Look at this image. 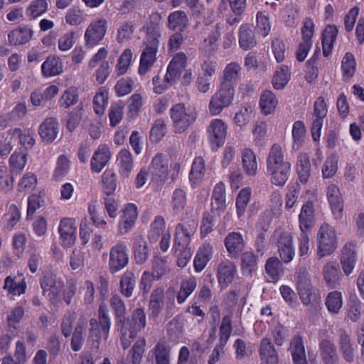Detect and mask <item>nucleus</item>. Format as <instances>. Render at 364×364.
Returning <instances> with one entry per match:
<instances>
[{"mask_svg":"<svg viewBox=\"0 0 364 364\" xmlns=\"http://www.w3.org/2000/svg\"><path fill=\"white\" fill-rule=\"evenodd\" d=\"M306 134V128L301 121H296L292 127L293 148L299 149L301 146Z\"/></svg>","mask_w":364,"mask_h":364,"instance_id":"680f3d73","label":"nucleus"},{"mask_svg":"<svg viewBox=\"0 0 364 364\" xmlns=\"http://www.w3.org/2000/svg\"><path fill=\"white\" fill-rule=\"evenodd\" d=\"M107 31V21L99 18L92 21L85 30L84 39L88 48L96 46L105 38Z\"/></svg>","mask_w":364,"mask_h":364,"instance_id":"6e6552de","label":"nucleus"},{"mask_svg":"<svg viewBox=\"0 0 364 364\" xmlns=\"http://www.w3.org/2000/svg\"><path fill=\"white\" fill-rule=\"evenodd\" d=\"M60 244L63 247L69 248L74 245L77 237L76 221L72 218H63L58 226Z\"/></svg>","mask_w":364,"mask_h":364,"instance_id":"9b49d317","label":"nucleus"},{"mask_svg":"<svg viewBox=\"0 0 364 364\" xmlns=\"http://www.w3.org/2000/svg\"><path fill=\"white\" fill-rule=\"evenodd\" d=\"M250 197L251 190L249 188H244L239 192L236 198L237 215L239 218L244 215Z\"/></svg>","mask_w":364,"mask_h":364,"instance_id":"5fc2aeb1","label":"nucleus"},{"mask_svg":"<svg viewBox=\"0 0 364 364\" xmlns=\"http://www.w3.org/2000/svg\"><path fill=\"white\" fill-rule=\"evenodd\" d=\"M193 232V229L188 230L183 225L178 224L176 228L173 249L190 248L188 246Z\"/></svg>","mask_w":364,"mask_h":364,"instance_id":"72a5a7b5","label":"nucleus"},{"mask_svg":"<svg viewBox=\"0 0 364 364\" xmlns=\"http://www.w3.org/2000/svg\"><path fill=\"white\" fill-rule=\"evenodd\" d=\"M136 282V276L132 271L127 270L124 272L119 282L121 294L127 298L131 297L135 289Z\"/></svg>","mask_w":364,"mask_h":364,"instance_id":"c9c22d12","label":"nucleus"},{"mask_svg":"<svg viewBox=\"0 0 364 364\" xmlns=\"http://www.w3.org/2000/svg\"><path fill=\"white\" fill-rule=\"evenodd\" d=\"M227 129V124L220 119H214L210 122L207 132L212 150L216 151L224 144Z\"/></svg>","mask_w":364,"mask_h":364,"instance_id":"9d476101","label":"nucleus"},{"mask_svg":"<svg viewBox=\"0 0 364 364\" xmlns=\"http://www.w3.org/2000/svg\"><path fill=\"white\" fill-rule=\"evenodd\" d=\"M358 251L356 244L353 242H347L341 250L340 262L344 274L350 275L357 263Z\"/></svg>","mask_w":364,"mask_h":364,"instance_id":"ddd939ff","label":"nucleus"},{"mask_svg":"<svg viewBox=\"0 0 364 364\" xmlns=\"http://www.w3.org/2000/svg\"><path fill=\"white\" fill-rule=\"evenodd\" d=\"M98 323L102 329L104 338L106 340L109 335L111 321L108 315V311L105 306H100L98 310Z\"/></svg>","mask_w":364,"mask_h":364,"instance_id":"69168bd1","label":"nucleus"},{"mask_svg":"<svg viewBox=\"0 0 364 364\" xmlns=\"http://www.w3.org/2000/svg\"><path fill=\"white\" fill-rule=\"evenodd\" d=\"M133 252L136 264H142L149 257V248L145 238L141 235H136L133 238Z\"/></svg>","mask_w":364,"mask_h":364,"instance_id":"a878e982","label":"nucleus"},{"mask_svg":"<svg viewBox=\"0 0 364 364\" xmlns=\"http://www.w3.org/2000/svg\"><path fill=\"white\" fill-rule=\"evenodd\" d=\"M278 100L275 95L270 90H265L260 97L259 106L265 115L271 114L276 108Z\"/></svg>","mask_w":364,"mask_h":364,"instance_id":"a18cd8bd","label":"nucleus"},{"mask_svg":"<svg viewBox=\"0 0 364 364\" xmlns=\"http://www.w3.org/2000/svg\"><path fill=\"white\" fill-rule=\"evenodd\" d=\"M222 26L216 24L212 33L204 40L203 50L208 54H213L218 48V41L221 36Z\"/></svg>","mask_w":364,"mask_h":364,"instance_id":"de8ad7c7","label":"nucleus"},{"mask_svg":"<svg viewBox=\"0 0 364 364\" xmlns=\"http://www.w3.org/2000/svg\"><path fill=\"white\" fill-rule=\"evenodd\" d=\"M42 75L46 77L58 75L63 72V63L60 57L49 55L41 65Z\"/></svg>","mask_w":364,"mask_h":364,"instance_id":"393cba45","label":"nucleus"},{"mask_svg":"<svg viewBox=\"0 0 364 364\" xmlns=\"http://www.w3.org/2000/svg\"><path fill=\"white\" fill-rule=\"evenodd\" d=\"M205 171V161L199 156L196 157L192 164L190 172V181L193 185H198L204 176Z\"/></svg>","mask_w":364,"mask_h":364,"instance_id":"8fccbe9b","label":"nucleus"},{"mask_svg":"<svg viewBox=\"0 0 364 364\" xmlns=\"http://www.w3.org/2000/svg\"><path fill=\"white\" fill-rule=\"evenodd\" d=\"M111 157L109 148L106 144H101L95 151L91 159V169L100 173L109 162Z\"/></svg>","mask_w":364,"mask_h":364,"instance_id":"412c9836","label":"nucleus"},{"mask_svg":"<svg viewBox=\"0 0 364 364\" xmlns=\"http://www.w3.org/2000/svg\"><path fill=\"white\" fill-rule=\"evenodd\" d=\"M155 359L156 364H170L171 347L164 342L159 341L149 353V357Z\"/></svg>","mask_w":364,"mask_h":364,"instance_id":"7c9ffc66","label":"nucleus"},{"mask_svg":"<svg viewBox=\"0 0 364 364\" xmlns=\"http://www.w3.org/2000/svg\"><path fill=\"white\" fill-rule=\"evenodd\" d=\"M242 68L237 62L228 63L220 77V84L232 90H235V85L241 77Z\"/></svg>","mask_w":364,"mask_h":364,"instance_id":"4468645a","label":"nucleus"},{"mask_svg":"<svg viewBox=\"0 0 364 364\" xmlns=\"http://www.w3.org/2000/svg\"><path fill=\"white\" fill-rule=\"evenodd\" d=\"M186 55L183 53L176 54L171 60L166 74L170 79L176 80L181 75L186 67Z\"/></svg>","mask_w":364,"mask_h":364,"instance_id":"f704fd0d","label":"nucleus"},{"mask_svg":"<svg viewBox=\"0 0 364 364\" xmlns=\"http://www.w3.org/2000/svg\"><path fill=\"white\" fill-rule=\"evenodd\" d=\"M211 200L213 211H218L220 213L225 210V186L223 183L220 182L215 185L213 188Z\"/></svg>","mask_w":364,"mask_h":364,"instance_id":"2f4dec72","label":"nucleus"},{"mask_svg":"<svg viewBox=\"0 0 364 364\" xmlns=\"http://www.w3.org/2000/svg\"><path fill=\"white\" fill-rule=\"evenodd\" d=\"M132 59L131 49H125L119 56L115 66V72L118 76L122 75L127 71Z\"/></svg>","mask_w":364,"mask_h":364,"instance_id":"bf43d9fd","label":"nucleus"},{"mask_svg":"<svg viewBox=\"0 0 364 364\" xmlns=\"http://www.w3.org/2000/svg\"><path fill=\"white\" fill-rule=\"evenodd\" d=\"M86 323L85 318H80L74 330L71 339V348L74 351H79L82 347Z\"/></svg>","mask_w":364,"mask_h":364,"instance_id":"c03bdc74","label":"nucleus"},{"mask_svg":"<svg viewBox=\"0 0 364 364\" xmlns=\"http://www.w3.org/2000/svg\"><path fill=\"white\" fill-rule=\"evenodd\" d=\"M164 289L161 287L156 288L151 292L149 300V310L151 316L157 317L164 306Z\"/></svg>","mask_w":364,"mask_h":364,"instance_id":"a19ab883","label":"nucleus"},{"mask_svg":"<svg viewBox=\"0 0 364 364\" xmlns=\"http://www.w3.org/2000/svg\"><path fill=\"white\" fill-rule=\"evenodd\" d=\"M117 165L120 176L123 178H129L134 168V161L129 150L123 149L118 153Z\"/></svg>","mask_w":364,"mask_h":364,"instance_id":"5701e85b","label":"nucleus"},{"mask_svg":"<svg viewBox=\"0 0 364 364\" xmlns=\"http://www.w3.org/2000/svg\"><path fill=\"white\" fill-rule=\"evenodd\" d=\"M88 212L93 224L97 228H102L107 224L105 213L97 205V203L92 202L88 206Z\"/></svg>","mask_w":364,"mask_h":364,"instance_id":"e2e57ef3","label":"nucleus"},{"mask_svg":"<svg viewBox=\"0 0 364 364\" xmlns=\"http://www.w3.org/2000/svg\"><path fill=\"white\" fill-rule=\"evenodd\" d=\"M235 90L219 85L218 90L211 97L208 109L212 115H218L233 102Z\"/></svg>","mask_w":364,"mask_h":364,"instance_id":"423d86ee","label":"nucleus"},{"mask_svg":"<svg viewBox=\"0 0 364 364\" xmlns=\"http://www.w3.org/2000/svg\"><path fill=\"white\" fill-rule=\"evenodd\" d=\"M237 272L236 266L230 260L222 261L218 267L217 277L219 284L223 287H227L235 279Z\"/></svg>","mask_w":364,"mask_h":364,"instance_id":"f3484780","label":"nucleus"},{"mask_svg":"<svg viewBox=\"0 0 364 364\" xmlns=\"http://www.w3.org/2000/svg\"><path fill=\"white\" fill-rule=\"evenodd\" d=\"M289 350L294 364H306V350L301 336H294L291 339Z\"/></svg>","mask_w":364,"mask_h":364,"instance_id":"cd10ccee","label":"nucleus"},{"mask_svg":"<svg viewBox=\"0 0 364 364\" xmlns=\"http://www.w3.org/2000/svg\"><path fill=\"white\" fill-rule=\"evenodd\" d=\"M297 291L304 305L309 306L319 300L318 294L311 285L309 273L304 269L296 272Z\"/></svg>","mask_w":364,"mask_h":364,"instance_id":"39448f33","label":"nucleus"},{"mask_svg":"<svg viewBox=\"0 0 364 364\" xmlns=\"http://www.w3.org/2000/svg\"><path fill=\"white\" fill-rule=\"evenodd\" d=\"M47 9L48 3L46 0H34L27 8L26 14L31 18H36L44 14Z\"/></svg>","mask_w":364,"mask_h":364,"instance_id":"774afa93","label":"nucleus"},{"mask_svg":"<svg viewBox=\"0 0 364 364\" xmlns=\"http://www.w3.org/2000/svg\"><path fill=\"white\" fill-rule=\"evenodd\" d=\"M225 248L230 257L237 258L245 248V240L241 233L231 232L224 240Z\"/></svg>","mask_w":364,"mask_h":364,"instance_id":"a211bd4d","label":"nucleus"},{"mask_svg":"<svg viewBox=\"0 0 364 364\" xmlns=\"http://www.w3.org/2000/svg\"><path fill=\"white\" fill-rule=\"evenodd\" d=\"M342 305L343 299L341 292L334 291L328 294L326 299V306L331 313L338 314Z\"/></svg>","mask_w":364,"mask_h":364,"instance_id":"13d9d810","label":"nucleus"},{"mask_svg":"<svg viewBox=\"0 0 364 364\" xmlns=\"http://www.w3.org/2000/svg\"><path fill=\"white\" fill-rule=\"evenodd\" d=\"M338 35V29L335 26H328L323 33L322 38L323 54L328 56L332 50L333 43Z\"/></svg>","mask_w":364,"mask_h":364,"instance_id":"37998d69","label":"nucleus"},{"mask_svg":"<svg viewBox=\"0 0 364 364\" xmlns=\"http://www.w3.org/2000/svg\"><path fill=\"white\" fill-rule=\"evenodd\" d=\"M274 237L277 241L278 252L281 259L284 263L290 262L295 256L291 234L279 229L274 232Z\"/></svg>","mask_w":364,"mask_h":364,"instance_id":"0eeeda50","label":"nucleus"},{"mask_svg":"<svg viewBox=\"0 0 364 364\" xmlns=\"http://www.w3.org/2000/svg\"><path fill=\"white\" fill-rule=\"evenodd\" d=\"M171 271L169 263L166 257L155 255L151 260V273L159 280Z\"/></svg>","mask_w":364,"mask_h":364,"instance_id":"ea45409f","label":"nucleus"},{"mask_svg":"<svg viewBox=\"0 0 364 364\" xmlns=\"http://www.w3.org/2000/svg\"><path fill=\"white\" fill-rule=\"evenodd\" d=\"M259 358L261 364H277L278 354L277 352L268 338H263L259 344Z\"/></svg>","mask_w":364,"mask_h":364,"instance_id":"aec40b11","label":"nucleus"},{"mask_svg":"<svg viewBox=\"0 0 364 364\" xmlns=\"http://www.w3.org/2000/svg\"><path fill=\"white\" fill-rule=\"evenodd\" d=\"M242 167L248 176L256 175L257 171V162L256 155L250 149H245L242 153Z\"/></svg>","mask_w":364,"mask_h":364,"instance_id":"79ce46f5","label":"nucleus"},{"mask_svg":"<svg viewBox=\"0 0 364 364\" xmlns=\"http://www.w3.org/2000/svg\"><path fill=\"white\" fill-rule=\"evenodd\" d=\"M213 247L209 244L203 245L197 252L194 259V268L198 272H201L212 257Z\"/></svg>","mask_w":364,"mask_h":364,"instance_id":"4c0bfd02","label":"nucleus"},{"mask_svg":"<svg viewBox=\"0 0 364 364\" xmlns=\"http://www.w3.org/2000/svg\"><path fill=\"white\" fill-rule=\"evenodd\" d=\"M239 45L245 50L252 49L257 45L255 31L247 24L242 25L239 30Z\"/></svg>","mask_w":364,"mask_h":364,"instance_id":"c85d7f7f","label":"nucleus"},{"mask_svg":"<svg viewBox=\"0 0 364 364\" xmlns=\"http://www.w3.org/2000/svg\"><path fill=\"white\" fill-rule=\"evenodd\" d=\"M290 79V72L287 66L282 65L275 72L272 84L275 89H283Z\"/></svg>","mask_w":364,"mask_h":364,"instance_id":"864d4df0","label":"nucleus"},{"mask_svg":"<svg viewBox=\"0 0 364 364\" xmlns=\"http://www.w3.org/2000/svg\"><path fill=\"white\" fill-rule=\"evenodd\" d=\"M265 271L272 281H277L283 272L282 264L277 257H270L266 262Z\"/></svg>","mask_w":364,"mask_h":364,"instance_id":"603ef678","label":"nucleus"},{"mask_svg":"<svg viewBox=\"0 0 364 364\" xmlns=\"http://www.w3.org/2000/svg\"><path fill=\"white\" fill-rule=\"evenodd\" d=\"M189 24V18L183 11H175L168 16V28L173 31H183Z\"/></svg>","mask_w":364,"mask_h":364,"instance_id":"bb28decb","label":"nucleus"},{"mask_svg":"<svg viewBox=\"0 0 364 364\" xmlns=\"http://www.w3.org/2000/svg\"><path fill=\"white\" fill-rule=\"evenodd\" d=\"M317 253L324 257L333 253L337 248V235L335 229L328 224H323L317 233Z\"/></svg>","mask_w":364,"mask_h":364,"instance_id":"20e7f679","label":"nucleus"},{"mask_svg":"<svg viewBox=\"0 0 364 364\" xmlns=\"http://www.w3.org/2000/svg\"><path fill=\"white\" fill-rule=\"evenodd\" d=\"M165 220L161 215L155 217L154 220L151 225V229L149 232V239L151 242H156L159 237L164 233Z\"/></svg>","mask_w":364,"mask_h":364,"instance_id":"6e6d98bb","label":"nucleus"},{"mask_svg":"<svg viewBox=\"0 0 364 364\" xmlns=\"http://www.w3.org/2000/svg\"><path fill=\"white\" fill-rule=\"evenodd\" d=\"M314 209L311 201H307L301 207L299 215L300 230H310L314 225Z\"/></svg>","mask_w":364,"mask_h":364,"instance_id":"473e14b6","label":"nucleus"},{"mask_svg":"<svg viewBox=\"0 0 364 364\" xmlns=\"http://www.w3.org/2000/svg\"><path fill=\"white\" fill-rule=\"evenodd\" d=\"M320 357L323 364H338L339 357L335 344L328 339L319 341Z\"/></svg>","mask_w":364,"mask_h":364,"instance_id":"6ab92c4d","label":"nucleus"},{"mask_svg":"<svg viewBox=\"0 0 364 364\" xmlns=\"http://www.w3.org/2000/svg\"><path fill=\"white\" fill-rule=\"evenodd\" d=\"M78 101V92L75 87L68 88L59 100V106L63 109H68L75 105Z\"/></svg>","mask_w":364,"mask_h":364,"instance_id":"4d7b16f0","label":"nucleus"},{"mask_svg":"<svg viewBox=\"0 0 364 364\" xmlns=\"http://www.w3.org/2000/svg\"><path fill=\"white\" fill-rule=\"evenodd\" d=\"M137 216L138 211L136 205L127 204L120 213L117 225L118 234L124 235L129 233L134 226Z\"/></svg>","mask_w":364,"mask_h":364,"instance_id":"f8f14e48","label":"nucleus"},{"mask_svg":"<svg viewBox=\"0 0 364 364\" xmlns=\"http://www.w3.org/2000/svg\"><path fill=\"white\" fill-rule=\"evenodd\" d=\"M160 34L155 32H148L144 43V48L140 57L139 74H146L153 67L159 48V37Z\"/></svg>","mask_w":364,"mask_h":364,"instance_id":"f03ea898","label":"nucleus"},{"mask_svg":"<svg viewBox=\"0 0 364 364\" xmlns=\"http://www.w3.org/2000/svg\"><path fill=\"white\" fill-rule=\"evenodd\" d=\"M146 340L141 338L136 341L129 350L131 362L132 364H141L143 355L145 351Z\"/></svg>","mask_w":364,"mask_h":364,"instance_id":"338daca9","label":"nucleus"},{"mask_svg":"<svg viewBox=\"0 0 364 364\" xmlns=\"http://www.w3.org/2000/svg\"><path fill=\"white\" fill-rule=\"evenodd\" d=\"M102 329L100 328L98 321L95 318L90 320L88 338L92 343L93 347L98 348L102 339Z\"/></svg>","mask_w":364,"mask_h":364,"instance_id":"0e129e2a","label":"nucleus"},{"mask_svg":"<svg viewBox=\"0 0 364 364\" xmlns=\"http://www.w3.org/2000/svg\"><path fill=\"white\" fill-rule=\"evenodd\" d=\"M291 164L287 162L274 166L272 168L267 169L269 174L272 176V182L276 186H284L290 173Z\"/></svg>","mask_w":364,"mask_h":364,"instance_id":"c756f323","label":"nucleus"},{"mask_svg":"<svg viewBox=\"0 0 364 364\" xmlns=\"http://www.w3.org/2000/svg\"><path fill=\"white\" fill-rule=\"evenodd\" d=\"M287 162L284 161V151L282 146L277 144H274L270 149L267 159V169Z\"/></svg>","mask_w":364,"mask_h":364,"instance_id":"3c124183","label":"nucleus"},{"mask_svg":"<svg viewBox=\"0 0 364 364\" xmlns=\"http://www.w3.org/2000/svg\"><path fill=\"white\" fill-rule=\"evenodd\" d=\"M323 277L331 288L336 287L339 282L341 272L336 262H330L324 265L323 269Z\"/></svg>","mask_w":364,"mask_h":364,"instance_id":"58836bf2","label":"nucleus"},{"mask_svg":"<svg viewBox=\"0 0 364 364\" xmlns=\"http://www.w3.org/2000/svg\"><path fill=\"white\" fill-rule=\"evenodd\" d=\"M253 108L254 106L250 103L242 104L235 113L234 122L240 127L246 126L253 115Z\"/></svg>","mask_w":364,"mask_h":364,"instance_id":"49530a36","label":"nucleus"},{"mask_svg":"<svg viewBox=\"0 0 364 364\" xmlns=\"http://www.w3.org/2000/svg\"><path fill=\"white\" fill-rule=\"evenodd\" d=\"M59 133V124L55 118H47L39 127V134L41 139L47 142L53 141Z\"/></svg>","mask_w":364,"mask_h":364,"instance_id":"b1692460","label":"nucleus"},{"mask_svg":"<svg viewBox=\"0 0 364 364\" xmlns=\"http://www.w3.org/2000/svg\"><path fill=\"white\" fill-rule=\"evenodd\" d=\"M296 169L300 181L306 183L311 174V164L309 158L306 154H301L299 156Z\"/></svg>","mask_w":364,"mask_h":364,"instance_id":"09e8293b","label":"nucleus"},{"mask_svg":"<svg viewBox=\"0 0 364 364\" xmlns=\"http://www.w3.org/2000/svg\"><path fill=\"white\" fill-rule=\"evenodd\" d=\"M173 132L177 134L184 132L197 118V113L186 107L183 103L173 105L169 110Z\"/></svg>","mask_w":364,"mask_h":364,"instance_id":"f257e3e1","label":"nucleus"},{"mask_svg":"<svg viewBox=\"0 0 364 364\" xmlns=\"http://www.w3.org/2000/svg\"><path fill=\"white\" fill-rule=\"evenodd\" d=\"M149 173L155 182L164 181L168 173V161L166 157L162 154H157L152 159Z\"/></svg>","mask_w":364,"mask_h":364,"instance_id":"2eb2a0df","label":"nucleus"},{"mask_svg":"<svg viewBox=\"0 0 364 364\" xmlns=\"http://www.w3.org/2000/svg\"><path fill=\"white\" fill-rule=\"evenodd\" d=\"M43 294L48 297L54 305H58L62 301V293L65 287L63 280L51 272L44 273L40 279Z\"/></svg>","mask_w":364,"mask_h":364,"instance_id":"7ed1b4c3","label":"nucleus"},{"mask_svg":"<svg viewBox=\"0 0 364 364\" xmlns=\"http://www.w3.org/2000/svg\"><path fill=\"white\" fill-rule=\"evenodd\" d=\"M128 262L127 246L124 242H118L109 251V270L112 273H116L127 267Z\"/></svg>","mask_w":364,"mask_h":364,"instance_id":"1a4fd4ad","label":"nucleus"},{"mask_svg":"<svg viewBox=\"0 0 364 364\" xmlns=\"http://www.w3.org/2000/svg\"><path fill=\"white\" fill-rule=\"evenodd\" d=\"M197 287V280L194 277H190L183 279L179 287L176 295L177 302L179 304H183L188 297L194 291Z\"/></svg>","mask_w":364,"mask_h":364,"instance_id":"e433bc0d","label":"nucleus"},{"mask_svg":"<svg viewBox=\"0 0 364 364\" xmlns=\"http://www.w3.org/2000/svg\"><path fill=\"white\" fill-rule=\"evenodd\" d=\"M326 196L334 218L336 220L341 219L343 210V200L340 189L335 184H331L327 187Z\"/></svg>","mask_w":364,"mask_h":364,"instance_id":"dca6fc26","label":"nucleus"},{"mask_svg":"<svg viewBox=\"0 0 364 364\" xmlns=\"http://www.w3.org/2000/svg\"><path fill=\"white\" fill-rule=\"evenodd\" d=\"M339 350L344 360L348 363L354 361L356 353V346L350 336L346 332L341 333L338 339Z\"/></svg>","mask_w":364,"mask_h":364,"instance_id":"4be33fe9","label":"nucleus"},{"mask_svg":"<svg viewBox=\"0 0 364 364\" xmlns=\"http://www.w3.org/2000/svg\"><path fill=\"white\" fill-rule=\"evenodd\" d=\"M109 304L115 316L122 323L126 315V306L124 301L119 295L114 294L110 298Z\"/></svg>","mask_w":364,"mask_h":364,"instance_id":"052dcab7","label":"nucleus"}]
</instances>
